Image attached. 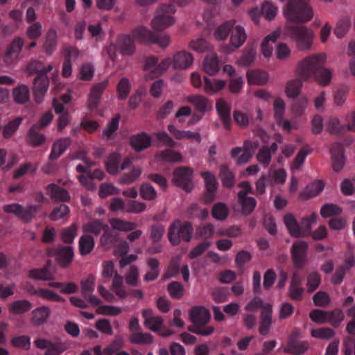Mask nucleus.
Here are the masks:
<instances>
[{"label":"nucleus","mask_w":355,"mask_h":355,"mask_svg":"<svg viewBox=\"0 0 355 355\" xmlns=\"http://www.w3.org/2000/svg\"><path fill=\"white\" fill-rule=\"evenodd\" d=\"M219 178L224 187L232 188L235 184V177L230 168L223 164L220 166Z\"/></svg>","instance_id":"c9c22d12"},{"label":"nucleus","mask_w":355,"mask_h":355,"mask_svg":"<svg viewBox=\"0 0 355 355\" xmlns=\"http://www.w3.org/2000/svg\"><path fill=\"white\" fill-rule=\"evenodd\" d=\"M33 291H30V293L32 295H37L44 299L53 301V302H63L64 299L58 295L54 291L49 289L40 288L38 290H35L32 287Z\"/></svg>","instance_id":"8fccbe9b"},{"label":"nucleus","mask_w":355,"mask_h":355,"mask_svg":"<svg viewBox=\"0 0 355 355\" xmlns=\"http://www.w3.org/2000/svg\"><path fill=\"white\" fill-rule=\"evenodd\" d=\"M130 144L136 152H141L150 146L151 138L146 132H141L130 137Z\"/></svg>","instance_id":"4be33fe9"},{"label":"nucleus","mask_w":355,"mask_h":355,"mask_svg":"<svg viewBox=\"0 0 355 355\" xmlns=\"http://www.w3.org/2000/svg\"><path fill=\"white\" fill-rule=\"evenodd\" d=\"M193 62L192 55L187 51L176 53L173 58V67L175 69H187Z\"/></svg>","instance_id":"b1692460"},{"label":"nucleus","mask_w":355,"mask_h":355,"mask_svg":"<svg viewBox=\"0 0 355 355\" xmlns=\"http://www.w3.org/2000/svg\"><path fill=\"white\" fill-rule=\"evenodd\" d=\"M112 228L107 225L103 230V234L100 239V244L103 247L110 248L114 246L118 241V234L114 231H131L137 227V224L133 222L125 221L119 218H113L110 220Z\"/></svg>","instance_id":"7ed1b4c3"},{"label":"nucleus","mask_w":355,"mask_h":355,"mask_svg":"<svg viewBox=\"0 0 355 355\" xmlns=\"http://www.w3.org/2000/svg\"><path fill=\"white\" fill-rule=\"evenodd\" d=\"M272 154L269 151V146L265 145L262 146L257 154V159L264 167H267L271 161Z\"/></svg>","instance_id":"69168bd1"},{"label":"nucleus","mask_w":355,"mask_h":355,"mask_svg":"<svg viewBox=\"0 0 355 355\" xmlns=\"http://www.w3.org/2000/svg\"><path fill=\"white\" fill-rule=\"evenodd\" d=\"M189 101L200 112H206L210 107L209 100L201 95L191 96L189 98Z\"/></svg>","instance_id":"3c124183"},{"label":"nucleus","mask_w":355,"mask_h":355,"mask_svg":"<svg viewBox=\"0 0 355 355\" xmlns=\"http://www.w3.org/2000/svg\"><path fill=\"white\" fill-rule=\"evenodd\" d=\"M219 69V60L216 53L208 54L203 61L204 71L209 76H214Z\"/></svg>","instance_id":"cd10ccee"},{"label":"nucleus","mask_w":355,"mask_h":355,"mask_svg":"<svg viewBox=\"0 0 355 355\" xmlns=\"http://www.w3.org/2000/svg\"><path fill=\"white\" fill-rule=\"evenodd\" d=\"M107 225V224L101 219H92L83 225V232L98 236L103 232Z\"/></svg>","instance_id":"7c9ffc66"},{"label":"nucleus","mask_w":355,"mask_h":355,"mask_svg":"<svg viewBox=\"0 0 355 355\" xmlns=\"http://www.w3.org/2000/svg\"><path fill=\"white\" fill-rule=\"evenodd\" d=\"M193 232L191 222L176 220L168 228V240L173 245H178L182 241L188 243L191 240Z\"/></svg>","instance_id":"39448f33"},{"label":"nucleus","mask_w":355,"mask_h":355,"mask_svg":"<svg viewBox=\"0 0 355 355\" xmlns=\"http://www.w3.org/2000/svg\"><path fill=\"white\" fill-rule=\"evenodd\" d=\"M175 8L172 4L162 5L157 10L155 17L152 20V26L155 31H162L174 23L173 15Z\"/></svg>","instance_id":"0eeeda50"},{"label":"nucleus","mask_w":355,"mask_h":355,"mask_svg":"<svg viewBox=\"0 0 355 355\" xmlns=\"http://www.w3.org/2000/svg\"><path fill=\"white\" fill-rule=\"evenodd\" d=\"M49 257H55L56 263L61 268H66L71 263L74 253L71 246L59 245L48 250Z\"/></svg>","instance_id":"1a4fd4ad"},{"label":"nucleus","mask_w":355,"mask_h":355,"mask_svg":"<svg viewBox=\"0 0 355 355\" xmlns=\"http://www.w3.org/2000/svg\"><path fill=\"white\" fill-rule=\"evenodd\" d=\"M204 90L209 94H213L223 89L226 85V81L214 79L211 81L209 78L205 77Z\"/></svg>","instance_id":"a18cd8bd"},{"label":"nucleus","mask_w":355,"mask_h":355,"mask_svg":"<svg viewBox=\"0 0 355 355\" xmlns=\"http://www.w3.org/2000/svg\"><path fill=\"white\" fill-rule=\"evenodd\" d=\"M284 221L290 235L295 238H301L300 223L291 214L284 216Z\"/></svg>","instance_id":"e433bc0d"},{"label":"nucleus","mask_w":355,"mask_h":355,"mask_svg":"<svg viewBox=\"0 0 355 355\" xmlns=\"http://www.w3.org/2000/svg\"><path fill=\"white\" fill-rule=\"evenodd\" d=\"M235 25V20L226 21L216 28L214 36L216 40H224Z\"/></svg>","instance_id":"79ce46f5"},{"label":"nucleus","mask_w":355,"mask_h":355,"mask_svg":"<svg viewBox=\"0 0 355 355\" xmlns=\"http://www.w3.org/2000/svg\"><path fill=\"white\" fill-rule=\"evenodd\" d=\"M321 283V275L318 272H311L307 275L306 286L308 293L314 292Z\"/></svg>","instance_id":"13d9d810"},{"label":"nucleus","mask_w":355,"mask_h":355,"mask_svg":"<svg viewBox=\"0 0 355 355\" xmlns=\"http://www.w3.org/2000/svg\"><path fill=\"white\" fill-rule=\"evenodd\" d=\"M32 304L27 300H16L12 302L8 307L9 311L15 314H22L30 311Z\"/></svg>","instance_id":"49530a36"},{"label":"nucleus","mask_w":355,"mask_h":355,"mask_svg":"<svg viewBox=\"0 0 355 355\" xmlns=\"http://www.w3.org/2000/svg\"><path fill=\"white\" fill-rule=\"evenodd\" d=\"M133 36L142 43L157 44L162 48H166L170 42L169 37L164 33H155L144 26H139L132 31Z\"/></svg>","instance_id":"423d86ee"},{"label":"nucleus","mask_w":355,"mask_h":355,"mask_svg":"<svg viewBox=\"0 0 355 355\" xmlns=\"http://www.w3.org/2000/svg\"><path fill=\"white\" fill-rule=\"evenodd\" d=\"M192 175V169L180 167L174 171L173 182L186 192H190L193 189Z\"/></svg>","instance_id":"ddd939ff"},{"label":"nucleus","mask_w":355,"mask_h":355,"mask_svg":"<svg viewBox=\"0 0 355 355\" xmlns=\"http://www.w3.org/2000/svg\"><path fill=\"white\" fill-rule=\"evenodd\" d=\"M125 278L128 285L132 286H137L139 278L138 268L135 265L130 266L125 275Z\"/></svg>","instance_id":"338daca9"},{"label":"nucleus","mask_w":355,"mask_h":355,"mask_svg":"<svg viewBox=\"0 0 355 355\" xmlns=\"http://www.w3.org/2000/svg\"><path fill=\"white\" fill-rule=\"evenodd\" d=\"M77 235V226L75 223L64 228L60 234L61 240L66 244L72 243Z\"/></svg>","instance_id":"864d4df0"},{"label":"nucleus","mask_w":355,"mask_h":355,"mask_svg":"<svg viewBox=\"0 0 355 355\" xmlns=\"http://www.w3.org/2000/svg\"><path fill=\"white\" fill-rule=\"evenodd\" d=\"M317 217L315 213H312L309 216H304L301 219L300 223L301 237H307L311 234V225L316 222Z\"/></svg>","instance_id":"58836bf2"},{"label":"nucleus","mask_w":355,"mask_h":355,"mask_svg":"<svg viewBox=\"0 0 355 355\" xmlns=\"http://www.w3.org/2000/svg\"><path fill=\"white\" fill-rule=\"evenodd\" d=\"M123 278L117 272H115L112 280V290L115 292L116 295L121 299L127 297L128 293L123 287Z\"/></svg>","instance_id":"603ef678"},{"label":"nucleus","mask_w":355,"mask_h":355,"mask_svg":"<svg viewBox=\"0 0 355 355\" xmlns=\"http://www.w3.org/2000/svg\"><path fill=\"white\" fill-rule=\"evenodd\" d=\"M238 200L242 208L243 215H250L257 206L256 200L252 197H248L244 192L238 193Z\"/></svg>","instance_id":"c756f323"},{"label":"nucleus","mask_w":355,"mask_h":355,"mask_svg":"<svg viewBox=\"0 0 355 355\" xmlns=\"http://www.w3.org/2000/svg\"><path fill=\"white\" fill-rule=\"evenodd\" d=\"M216 109L224 128L227 130L232 128L231 105L223 98H219L216 103Z\"/></svg>","instance_id":"dca6fc26"},{"label":"nucleus","mask_w":355,"mask_h":355,"mask_svg":"<svg viewBox=\"0 0 355 355\" xmlns=\"http://www.w3.org/2000/svg\"><path fill=\"white\" fill-rule=\"evenodd\" d=\"M29 277L39 280H51L53 275L46 266L42 268L32 269L29 272Z\"/></svg>","instance_id":"5fc2aeb1"},{"label":"nucleus","mask_w":355,"mask_h":355,"mask_svg":"<svg viewBox=\"0 0 355 355\" xmlns=\"http://www.w3.org/2000/svg\"><path fill=\"white\" fill-rule=\"evenodd\" d=\"M24 45V40L21 37H15L8 46L5 52L4 61L7 64H11L16 58Z\"/></svg>","instance_id":"5701e85b"},{"label":"nucleus","mask_w":355,"mask_h":355,"mask_svg":"<svg viewBox=\"0 0 355 355\" xmlns=\"http://www.w3.org/2000/svg\"><path fill=\"white\" fill-rule=\"evenodd\" d=\"M53 69L52 65L49 64L46 67H44L42 63L40 61L34 60L31 62L28 67L27 70L28 73L33 74L36 73L37 76H46V74Z\"/></svg>","instance_id":"de8ad7c7"},{"label":"nucleus","mask_w":355,"mask_h":355,"mask_svg":"<svg viewBox=\"0 0 355 355\" xmlns=\"http://www.w3.org/2000/svg\"><path fill=\"white\" fill-rule=\"evenodd\" d=\"M279 35L278 31H273L263 39L261 44V49L265 57L268 58L272 55L273 48L271 44L277 41Z\"/></svg>","instance_id":"f704fd0d"},{"label":"nucleus","mask_w":355,"mask_h":355,"mask_svg":"<svg viewBox=\"0 0 355 355\" xmlns=\"http://www.w3.org/2000/svg\"><path fill=\"white\" fill-rule=\"evenodd\" d=\"M129 341L132 344L149 345L153 341V336L148 332L139 331L132 332L129 337Z\"/></svg>","instance_id":"ea45409f"},{"label":"nucleus","mask_w":355,"mask_h":355,"mask_svg":"<svg viewBox=\"0 0 355 355\" xmlns=\"http://www.w3.org/2000/svg\"><path fill=\"white\" fill-rule=\"evenodd\" d=\"M39 130L40 129L32 125L27 133V143L33 147L40 146L46 141V137L40 133Z\"/></svg>","instance_id":"72a5a7b5"},{"label":"nucleus","mask_w":355,"mask_h":355,"mask_svg":"<svg viewBox=\"0 0 355 355\" xmlns=\"http://www.w3.org/2000/svg\"><path fill=\"white\" fill-rule=\"evenodd\" d=\"M247 35L243 26L238 25L233 27L230 31L229 44L221 46L220 50L225 53H230L241 47L245 42Z\"/></svg>","instance_id":"9d476101"},{"label":"nucleus","mask_w":355,"mask_h":355,"mask_svg":"<svg viewBox=\"0 0 355 355\" xmlns=\"http://www.w3.org/2000/svg\"><path fill=\"white\" fill-rule=\"evenodd\" d=\"M308 243L302 240L295 241L291 248V254L293 266L301 269L307 261Z\"/></svg>","instance_id":"f8f14e48"},{"label":"nucleus","mask_w":355,"mask_h":355,"mask_svg":"<svg viewBox=\"0 0 355 355\" xmlns=\"http://www.w3.org/2000/svg\"><path fill=\"white\" fill-rule=\"evenodd\" d=\"M191 321L198 326H205L210 319L209 311L202 306H194L189 311Z\"/></svg>","instance_id":"412c9836"},{"label":"nucleus","mask_w":355,"mask_h":355,"mask_svg":"<svg viewBox=\"0 0 355 355\" xmlns=\"http://www.w3.org/2000/svg\"><path fill=\"white\" fill-rule=\"evenodd\" d=\"M247 78L250 85H263L267 83L268 76L265 71L254 70L247 73Z\"/></svg>","instance_id":"a19ab883"},{"label":"nucleus","mask_w":355,"mask_h":355,"mask_svg":"<svg viewBox=\"0 0 355 355\" xmlns=\"http://www.w3.org/2000/svg\"><path fill=\"white\" fill-rule=\"evenodd\" d=\"M51 198L55 201L67 202L70 199L68 191L55 184H50L47 187Z\"/></svg>","instance_id":"bb28decb"},{"label":"nucleus","mask_w":355,"mask_h":355,"mask_svg":"<svg viewBox=\"0 0 355 355\" xmlns=\"http://www.w3.org/2000/svg\"><path fill=\"white\" fill-rule=\"evenodd\" d=\"M69 207L64 204H61L53 209L49 214V218L53 221H57L64 218L69 214Z\"/></svg>","instance_id":"680f3d73"},{"label":"nucleus","mask_w":355,"mask_h":355,"mask_svg":"<svg viewBox=\"0 0 355 355\" xmlns=\"http://www.w3.org/2000/svg\"><path fill=\"white\" fill-rule=\"evenodd\" d=\"M206 187V193L204 196L205 201L207 203L211 202L216 197V191L218 187V182L216 176L209 171H203L201 173Z\"/></svg>","instance_id":"2eb2a0df"},{"label":"nucleus","mask_w":355,"mask_h":355,"mask_svg":"<svg viewBox=\"0 0 355 355\" xmlns=\"http://www.w3.org/2000/svg\"><path fill=\"white\" fill-rule=\"evenodd\" d=\"M39 209V205H30L24 207L18 203L8 204L3 207L5 213L12 214L25 223L31 222Z\"/></svg>","instance_id":"6e6552de"},{"label":"nucleus","mask_w":355,"mask_h":355,"mask_svg":"<svg viewBox=\"0 0 355 355\" xmlns=\"http://www.w3.org/2000/svg\"><path fill=\"white\" fill-rule=\"evenodd\" d=\"M105 176V173L101 169H95L94 171H88L87 175H80L78 179L80 184L87 190L93 191L96 189V184L94 182V179L102 180Z\"/></svg>","instance_id":"6ab92c4d"},{"label":"nucleus","mask_w":355,"mask_h":355,"mask_svg":"<svg viewBox=\"0 0 355 355\" xmlns=\"http://www.w3.org/2000/svg\"><path fill=\"white\" fill-rule=\"evenodd\" d=\"M286 35L294 40L300 51L311 49L314 37L311 29L303 25H291L286 28Z\"/></svg>","instance_id":"20e7f679"},{"label":"nucleus","mask_w":355,"mask_h":355,"mask_svg":"<svg viewBox=\"0 0 355 355\" xmlns=\"http://www.w3.org/2000/svg\"><path fill=\"white\" fill-rule=\"evenodd\" d=\"M130 87L129 80L126 78H121L116 87L119 98L121 100L126 98L130 93Z\"/></svg>","instance_id":"774afa93"},{"label":"nucleus","mask_w":355,"mask_h":355,"mask_svg":"<svg viewBox=\"0 0 355 355\" xmlns=\"http://www.w3.org/2000/svg\"><path fill=\"white\" fill-rule=\"evenodd\" d=\"M309 0H289L284 8L286 18L293 22L305 23L313 17V10Z\"/></svg>","instance_id":"f03ea898"},{"label":"nucleus","mask_w":355,"mask_h":355,"mask_svg":"<svg viewBox=\"0 0 355 355\" xmlns=\"http://www.w3.org/2000/svg\"><path fill=\"white\" fill-rule=\"evenodd\" d=\"M12 97L17 104L23 105L30 100V89L25 85H19L12 90Z\"/></svg>","instance_id":"473e14b6"},{"label":"nucleus","mask_w":355,"mask_h":355,"mask_svg":"<svg viewBox=\"0 0 355 355\" xmlns=\"http://www.w3.org/2000/svg\"><path fill=\"white\" fill-rule=\"evenodd\" d=\"M121 156L119 153L114 152L110 155L105 162L107 171L112 175L117 174L119 172V164Z\"/></svg>","instance_id":"37998d69"},{"label":"nucleus","mask_w":355,"mask_h":355,"mask_svg":"<svg viewBox=\"0 0 355 355\" xmlns=\"http://www.w3.org/2000/svg\"><path fill=\"white\" fill-rule=\"evenodd\" d=\"M272 306L270 304L266 303L261 311L259 328L260 334L265 336L269 333L272 324Z\"/></svg>","instance_id":"a211bd4d"},{"label":"nucleus","mask_w":355,"mask_h":355,"mask_svg":"<svg viewBox=\"0 0 355 355\" xmlns=\"http://www.w3.org/2000/svg\"><path fill=\"white\" fill-rule=\"evenodd\" d=\"M333 169L336 172L340 171L345 165L344 148L342 144L335 143L331 148Z\"/></svg>","instance_id":"aec40b11"},{"label":"nucleus","mask_w":355,"mask_h":355,"mask_svg":"<svg viewBox=\"0 0 355 355\" xmlns=\"http://www.w3.org/2000/svg\"><path fill=\"white\" fill-rule=\"evenodd\" d=\"M309 349V343L306 341H299L294 338H290L284 349V352L301 355L305 353Z\"/></svg>","instance_id":"393cba45"},{"label":"nucleus","mask_w":355,"mask_h":355,"mask_svg":"<svg viewBox=\"0 0 355 355\" xmlns=\"http://www.w3.org/2000/svg\"><path fill=\"white\" fill-rule=\"evenodd\" d=\"M71 143L70 138H62L57 140L52 146L49 159L54 161L58 159L67 150Z\"/></svg>","instance_id":"a878e982"},{"label":"nucleus","mask_w":355,"mask_h":355,"mask_svg":"<svg viewBox=\"0 0 355 355\" xmlns=\"http://www.w3.org/2000/svg\"><path fill=\"white\" fill-rule=\"evenodd\" d=\"M34 344L40 349H46L44 355H60L68 349L67 344L60 339L53 342L40 338L34 340Z\"/></svg>","instance_id":"9b49d317"},{"label":"nucleus","mask_w":355,"mask_h":355,"mask_svg":"<svg viewBox=\"0 0 355 355\" xmlns=\"http://www.w3.org/2000/svg\"><path fill=\"white\" fill-rule=\"evenodd\" d=\"M121 119L120 114H116L112 120L110 121L105 128L103 131V135L105 137L107 140H110L112 138L113 134L119 128V121Z\"/></svg>","instance_id":"4d7b16f0"},{"label":"nucleus","mask_w":355,"mask_h":355,"mask_svg":"<svg viewBox=\"0 0 355 355\" xmlns=\"http://www.w3.org/2000/svg\"><path fill=\"white\" fill-rule=\"evenodd\" d=\"M95 276L90 274L85 279L81 281V293L83 297L94 306L101 304V300L92 295L95 288Z\"/></svg>","instance_id":"4468645a"},{"label":"nucleus","mask_w":355,"mask_h":355,"mask_svg":"<svg viewBox=\"0 0 355 355\" xmlns=\"http://www.w3.org/2000/svg\"><path fill=\"white\" fill-rule=\"evenodd\" d=\"M274 116L277 125L282 124L283 122L285 103L281 98H277L274 102Z\"/></svg>","instance_id":"052dcab7"},{"label":"nucleus","mask_w":355,"mask_h":355,"mask_svg":"<svg viewBox=\"0 0 355 355\" xmlns=\"http://www.w3.org/2000/svg\"><path fill=\"white\" fill-rule=\"evenodd\" d=\"M350 19L349 17H343L336 24L334 29V34L338 38H342L349 31L350 27Z\"/></svg>","instance_id":"bf43d9fd"},{"label":"nucleus","mask_w":355,"mask_h":355,"mask_svg":"<svg viewBox=\"0 0 355 355\" xmlns=\"http://www.w3.org/2000/svg\"><path fill=\"white\" fill-rule=\"evenodd\" d=\"M49 85V80L47 76H39L34 78L33 81V91L44 92L48 90Z\"/></svg>","instance_id":"e2e57ef3"},{"label":"nucleus","mask_w":355,"mask_h":355,"mask_svg":"<svg viewBox=\"0 0 355 355\" xmlns=\"http://www.w3.org/2000/svg\"><path fill=\"white\" fill-rule=\"evenodd\" d=\"M230 213L229 208L223 202L216 203L211 209V215L215 219L223 221L226 220Z\"/></svg>","instance_id":"09e8293b"},{"label":"nucleus","mask_w":355,"mask_h":355,"mask_svg":"<svg viewBox=\"0 0 355 355\" xmlns=\"http://www.w3.org/2000/svg\"><path fill=\"white\" fill-rule=\"evenodd\" d=\"M49 315L50 309L48 306H40L32 311L31 322L35 326H41L46 322Z\"/></svg>","instance_id":"2f4dec72"},{"label":"nucleus","mask_w":355,"mask_h":355,"mask_svg":"<svg viewBox=\"0 0 355 355\" xmlns=\"http://www.w3.org/2000/svg\"><path fill=\"white\" fill-rule=\"evenodd\" d=\"M326 56L323 53L308 56L300 62L296 69L297 78L289 80L286 84V92L288 97L295 98L301 91L302 82L314 77L322 86L328 85L331 80V72L324 67Z\"/></svg>","instance_id":"f257e3e1"},{"label":"nucleus","mask_w":355,"mask_h":355,"mask_svg":"<svg viewBox=\"0 0 355 355\" xmlns=\"http://www.w3.org/2000/svg\"><path fill=\"white\" fill-rule=\"evenodd\" d=\"M324 184L322 180H315L307 185L306 189L301 193L306 198H311L318 196L322 191Z\"/></svg>","instance_id":"c03bdc74"},{"label":"nucleus","mask_w":355,"mask_h":355,"mask_svg":"<svg viewBox=\"0 0 355 355\" xmlns=\"http://www.w3.org/2000/svg\"><path fill=\"white\" fill-rule=\"evenodd\" d=\"M95 241L94 238L88 234L83 235L78 242L79 252L82 256L89 254L94 249Z\"/></svg>","instance_id":"4c0bfd02"},{"label":"nucleus","mask_w":355,"mask_h":355,"mask_svg":"<svg viewBox=\"0 0 355 355\" xmlns=\"http://www.w3.org/2000/svg\"><path fill=\"white\" fill-rule=\"evenodd\" d=\"M140 195L144 200H152L156 198L157 191L150 183L145 182L141 185Z\"/></svg>","instance_id":"0e129e2a"},{"label":"nucleus","mask_w":355,"mask_h":355,"mask_svg":"<svg viewBox=\"0 0 355 355\" xmlns=\"http://www.w3.org/2000/svg\"><path fill=\"white\" fill-rule=\"evenodd\" d=\"M327 322L335 328L338 327L345 318L343 312L339 309L327 311Z\"/></svg>","instance_id":"6e6d98bb"},{"label":"nucleus","mask_w":355,"mask_h":355,"mask_svg":"<svg viewBox=\"0 0 355 355\" xmlns=\"http://www.w3.org/2000/svg\"><path fill=\"white\" fill-rule=\"evenodd\" d=\"M58 45V34L54 28L47 31L43 44V49L46 53L51 55L56 49Z\"/></svg>","instance_id":"c85d7f7f"},{"label":"nucleus","mask_w":355,"mask_h":355,"mask_svg":"<svg viewBox=\"0 0 355 355\" xmlns=\"http://www.w3.org/2000/svg\"><path fill=\"white\" fill-rule=\"evenodd\" d=\"M135 40L138 41L133 36L132 33V36L130 35H121L117 38L116 48L123 55H132L135 51Z\"/></svg>","instance_id":"f3484780"}]
</instances>
